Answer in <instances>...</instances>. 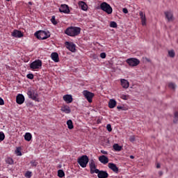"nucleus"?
<instances>
[{"label": "nucleus", "mask_w": 178, "mask_h": 178, "mask_svg": "<svg viewBox=\"0 0 178 178\" xmlns=\"http://www.w3.org/2000/svg\"><path fill=\"white\" fill-rule=\"evenodd\" d=\"M81 32V29L77 26H70L65 31V34L70 37H77Z\"/></svg>", "instance_id": "f257e3e1"}, {"label": "nucleus", "mask_w": 178, "mask_h": 178, "mask_svg": "<svg viewBox=\"0 0 178 178\" xmlns=\"http://www.w3.org/2000/svg\"><path fill=\"white\" fill-rule=\"evenodd\" d=\"M0 105H5V102L3 101V99L0 97Z\"/></svg>", "instance_id": "c03bdc74"}, {"label": "nucleus", "mask_w": 178, "mask_h": 178, "mask_svg": "<svg viewBox=\"0 0 178 178\" xmlns=\"http://www.w3.org/2000/svg\"><path fill=\"white\" fill-rule=\"evenodd\" d=\"M100 58H102V59H105V58H106V54L105 52L101 53Z\"/></svg>", "instance_id": "a19ab883"}, {"label": "nucleus", "mask_w": 178, "mask_h": 178, "mask_svg": "<svg viewBox=\"0 0 178 178\" xmlns=\"http://www.w3.org/2000/svg\"><path fill=\"white\" fill-rule=\"evenodd\" d=\"M106 129H107L108 131H109V132L112 131V126L111 125V124H108L106 125Z\"/></svg>", "instance_id": "ea45409f"}, {"label": "nucleus", "mask_w": 178, "mask_h": 178, "mask_svg": "<svg viewBox=\"0 0 178 178\" xmlns=\"http://www.w3.org/2000/svg\"><path fill=\"white\" fill-rule=\"evenodd\" d=\"M117 108H118V109H123L122 106H118Z\"/></svg>", "instance_id": "8fccbe9b"}, {"label": "nucleus", "mask_w": 178, "mask_h": 178, "mask_svg": "<svg viewBox=\"0 0 178 178\" xmlns=\"http://www.w3.org/2000/svg\"><path fill=\"white\" fill-rule=\"evenodd\" d=\"M168 55H169V56H170V58H175V51H173V50L169 51H168Z\"/></svg>", "instance_id": "f704fd0d"}, {"label": "nucleus", "mask_w": 178, "mask_h": 178, "mask_svg": "<svg viewBox=\"0 0 178 178\" xmlns=\"http://www.w3.org/2000/svg\"><path fill=\"white\" fill-rule=\"evenodd\" d=\"M16 102L19 105H22L24 102V96L22 94H19L16 97Z\"/></svg>", "instance_id": "f3484780"}, {"label": "nucleus", "mask_w": 178, "mask_h": 178, "mask_svg": "<svg viewBox=\"0 0 178 178\" xmlns=\"http://www.w3.org/2000/svg\"><path fill=\"white\" fill-rule=\"evenodd\" d=\"M108 166L111 170H113L114 173H119V168L116 166V164L113 163H108Z\"/></svg>", "instance_id": "2eb2a0df"}, {"label": "nucleus", "mask_w": 178, "mask_h": 178, "mask_svg": "<svg viewBox=\"0 0 178 178\" xmlns=\"http://www.w3.org/2000/svg\"><path fill=\"white\" fill-rule=\"evenodd\" d=\"M120 99H124V101H127V95H122L120 96Z\"/></svg>", "instance_id": "79ce46f5"}, {"label": "nucleus", "mask_w": 178, "mask_h": 178, "mask_svg": "<svg viewBox=\"0 0 178 178\" xmlns=\"http://www.w3.org/2000/svg\"><path fill=\"white\" fill-rule=\"evenodd\" d=\"M139 16L140 17L142 26H147V17H145V14H144L143 11H140Z\"/></svg>", "instance_id": "ddd939ff"}, {"label": "nucleus", "mask_w": 178, "mask_h": 178, "mask_svg": "<svg viewBox=\"0 0 178 178\" xmlns=\"http://www.w3.org/2000/svg\"><path fill=\"white\" fill-rule=\"evenodd\" d=\"M89 166L91 175L95 173V170H98V169H97V165H95V161H94V160H90L89 161Z\"/></svg>", "instance_id": "9b49d317"}, {"label": "nucleus", "mask_w": 178, "mask_h": 178, "mask_svg": "<svg viewBox=\"0 0 178 178\" xmlns=\"http://www.w3.org/2000/svg\"><path fill=\"white\" fill-rule=\"evenodd\" d=\"M113 148L114 151H116L117 152H119L121 149H122V147L119 145V144L115 143L113 145Z\"/></svg>", "instance_id": "393cba45"}, {"label": "nucleus", "mask_w": 178, "mask_h": 178, "mask_svg": "<svg viewBox=\"0 0 178 178\" xmlns=\"http://www.w3.org/2000/svg\"><path fill=\"white\" fill-rule=\"evenodd\" d=\"M120 83L122 88L127 89V88L130 86V83H129V81L126 79H120Z\"/></svg>", "instance_id": "aec40b11"}, {"label": "nucleus", "mask_w": 178, "mask_h": 178, "mask_svg": "<svg viewBox=\"0 0 178 178\" xmlns=\"http://www.w3.org/2000/svg\"><path fill=\"white\" fill-rule=\"evenodd\" d=\"M129 141H131V143H134V141H136V136H131L129 137Z\"/></svg>", "instance_id": "58836bf2"}, {"label": "nucleus", "mask_w": 178, "mask_h": 178, "mask_svg": "<svg viewBox=\"0 0 178 178\" xmlns=\"http://www.w3.org/2000/svg\"><path fill=\"white\" fill-rule=\"evenodd\" d=\"M156 168H157V169H159V168H161V164L160 163H157L156 164Z\"/></svg>", "instance_id": "de8ad7c7"}, {"label": "nucleus", "mask_w": 178, "mask_h": 178, "mask_svg": "<svg viewBox=\"0 0 178 178\" xmlns=\"http://www.w3.org/2000/svg\"><path fill=\"white\" fill-rule=\"evenodd\" d=\"M8 2H9L10 0H6Z\"/></svg>", "instance_id": "864d4df0"}, {"label": "nucleus", "mask_w": 178, "mask_h": 178, "mask_svg": "<svg viewBox=\"0 0 178 178\" xmlns=\"http://www.w3.org/2000/svg\"><path fill=\"white\" fill-rule=\"evenodd\" d=\"M89 159L87 155H83L79 157L77 160L79 165H80L81 168H87V165L88 163Z\"/></svg>", "instance_id": "7ed1b4c3"}, {"label": "nucleus", "mask_w": 178, "mask_h": 178, "mask_svg": "<svg viewBox=\"0 0 178 178\" xmlns=\"http://www.w3.org/2000/svg\"><path fill=\"white\" fill-rule=\"evenodd\" d=\"M59 12L60 13H65V15H69V13H70V9L69 8V6L66 4H61L59 8Z\"/></svg>", "instance_id": "6e6552de"}, {"label": "nucleus", "mask_w": 178, "mask_h": 178, "mask_svg": "<svg viewBox=\"0 0 178 178\" xmlns=\"http://www.w3.org/2000/svg\"><path fill=\"white\" fill-rule=\"evenodd\" d=\"M159 176H162V175H163V172L162 171H159Z\"/></svg>", "instance_id": "09e8293b"}, {"label": "nucleus", "mask_w": 178, "mask_h": 178, "mask_svg": "<svg viewBox=\"0 0 178 178\" xmlns=\"http://www.w3.org/2000/svg\"><path fill=\"white\" fill-rule=\"evenodd\" d=\"M26 77L27 79H29V80H33V79H34V75L33 74H28Z\"/></svg>", "instance_id": "4c0bfd02"}, {"label": "nucleus", "mask_w": 178, "mask_h": 178, "mask_svg": "<svg viewBox=\"0 0 178 178\" xmlns=\"http://www.w3.org/2000/svg\"><path fill=\"white\" fill-rule=\"evenodd\" d=\"M175 118H176L177 119H178V112H175Z\"/></svg>", "instance_id": "49530a36"}, {"label": "nucleus", "mask_w": 178, "mask_h": 178, "mask_svg": "<svg viewBox=\"0 0 178 178\" xmlns=\"http://www.w3.org/2000/svg\"><path fill=\"white\" fill-rule=\"evenodd\" d=\"M6 163H8V165H13V159L12 158H8L6 160Z\"/></svg>", "instance_id": "2f4dec72"}, {"label": "nucleus", "mask_w": 178, "mask_h": 178, "mask_svg": "<svg viewBox=\"0 0 178 178\" xmlns=\"http://www.w3.org/2000/svg\"><path fill=\"white\" fill-rule=\"evenodd\" d=\"M78 5L79 6V8H81V9L82 10H84L86 12V10H87L88 6H87V4L86 3V2L84 1H79Z\"/></svg>", "instance_id": "412c9836"}, {"label": "nucleus", "mask_w": 178, "mask_h": 178, "mask_svg": "<svg viewBox=\"0 0 178 178\" xmlns=\"http://www.w3.org/2000/svg\"><path fill=\"white\" fill-rule=\"evenodd\" d=\"M27 95H28L29 98H30L31 99H33V101H38L37 100V95L35 94L34 92H33L31 90H28Z\"/></svg>", "instance_id": "6ab92c4d"}, {"label": "nucleus", "mask_w": 178, "mask_h": 178, "mask_svg": "<svg viewBox=\"0 0 178 178\" xmlns=\"http://www.w3.org/2000/svg\"><path fill=\"white\" fill-rule=\"evenodd\" d=\"M95 173H97V177L99 178H108L109 176V174L104 170H95Z\"/></svg>", "instance_id": "9d476101"}, {"label": "nucleus", "mask_w": 178, "mask_h": 178, "mask_svg": "<svg viewBox=\"0 0 178 178\" xmlns=\"http://www.w3.org/2000/svg\"><path fill=\"white\" fill-rule=\"evenodd\" d=\"M63 98L67 104H72V102H73V97L72 95H65Z\"/></svg>", "instance_id": "dca6fc26"}, {"label": "nucleus", "mask_w": 178, "mask_h": 178, "mask_svg": "<svg viewBox=\"0 0 178 178\" xmlns=\"http://www.w3.org/2000/svg\"><path fill=\"white\" fill-rule=\"evenodd\" d=\"M41 67H42V61L40 59L34 60L30 64V68L32 70H37Z\"/></svg>", "instance_id": "39448f33"}, {"label": "nucleus", "mask_w": 178, "mask_h": 178, "mask_svg": "<svg viewBox=\"0 0 178 178\" xmlns=\"http://www.w3.org/2000/svg\"><path fill=\"white\" fill-rule=\"evenodd\" d=\"M67 125L68 129H70V130H72L74 127L73 126V121H72V120H68L67 121Z\"/></svg>", "instance_id": "bb28decb"}, {"label": "nucleus", "mask_w": 178, "mask_h": 178, "mask_svg": "<svg viewBox=\"0 0 178 178\" xmlns=\"http://www.w3.org/2000/svg\"><path fill=\"white\" fill-rule=\"evenodd\" d=\"M31 176H32V172H31V171H27V172L25 173V177L30 178V177H31Z\"/></svg>", "instance_id": "e433bc0d"}, {"label": "nucleus", "mask_w": 178, "mask_h": 178, "mask_svg": "<svg viewBox=\"0 0 178 178\" xmlns=\"http://www.w3.org/2000/svg\"><path fill=\"white\" fill-rule=\"evenodd\" d=\"M101 153L104 154V155H106L108 154V152H106L105 150H101Z\"/></svg>", "instance_id": "a18cd8bd"}, {"label": "nucleus", "mask_w": 178, "mask_h": 178, "mask_svg": "<svg viewBox=\"0 0 178 178\" xmlns=\"http://www.w3.org/2000/svg\"><path fill=\"white\" fill-rule=\"evenodd\" d=\"M110 27H113V29H116V27H118V24L115 22H111L110 23Z\"/></svg>", "instance_id": "473e14b6"}, {"label": "nucleus", "mask_w": 178, "mask_h": 178, "mask_svg": "<svg viewBox=\"0 0 178 178\" xmlns=\"http://www.w3.org/2000/svg\"><path fill=\"white\" fill-rule=\"evenodd\" d=\"M62 112H64V113H70L72 112V110H70V107L69 106H64L61 108Z\"/></svg>", "instance_id": "b1692460"}, {"label": "nucleus", "mask_w": 178, "mask_h": 178, "mask_svg": "<svg viewBox=\"0 0 178 178\" xmlns=\"http://www.w3.org/2000/svg\"><path fill=\"white\" fill-rule=\"evenodd\" d=\"M3 140H5V134L0 131V141H3Z\"/></svg>", "instance_id": "c9c22d12"}, {"label": "nucleus", "mask_w": 178, "mask_h": 178, "mask_svg": "<svg viewBox=\"0 0 178 178\" xmlns=\"http://www.w3.org/2000/svg\"><path fill=\"white\" fill-rule=\"evenodd\" d=\"M122 12H123V13H125V14L129 13V10H128L127 8H124L122 9Z\"/></svg>", "instance_id": "37998d69"}, {"label": "nucleus", "mask_w": 178, "mask_h": 178, "mask_svg": "<svg viewBox=\"0 0 178 178\" xmlns=\"http://www.w3.org/2000/svg\"><path fill=\"white\" fill-rule=\"evenodd\" d=\"M65 45L71 52H76V44L72 42H65Z\"/></svg>", "instance_id": "1a4fd4ad"}, {"label": "nucleus", "mask_w": 178, "mask_h": 178, "mask_svg": "<svg viewBox=\"0 0 178 178\" xmlns=\"http://www.w3.org/2000/svg\"><path fill=\"white\" fill-rule=\"evenodd\" d=\"M164 15L168 22H173L175 18L173 17V13L172 11H165Z\"/></svg>", "instance_id": "f8f14e48"}, {"label": "nucleus", "mask_w": 178, "mask_h": 178, "mask_svg": "<svg viewBox=\"0 0 178 178\" xmlns=\"http://www.w3.org/2000/svg\"><path fill=\"white\" fill-rule=\"evenodd\" d=\"M115 106H116V100L112 99H110L109 102H108V107L111 108V109H113V108H115Z\"/></svg>", "instance_id": "5701e85b"}, {"label": "nucleus", "mask_w": 178, "mask_h": 178, "mask_svg": "<svg viewBox=\"0 0 178 178\" xmlns=\"http://www.w3.org/2000/svg\"><path fill=\"white\" fill-rule=\"evenodd\" d=\"M28 3L29 5H33V3L31 1H29Z\"/></svg>", "instance_id": "603ef678"}, {"label": "nucleus", "mask_w": 178, "mask_h": 178, "mask_svg": "<svg viewBox=\"0 0 178 178\" xmlns=\"http://www.w3.org/2000/svg\"><path fill=\"white\" fill-rule=\"evenodd\" d=\"M31 138H33V136H31V134L27 132L24 135V139L26 141H31Z\"/></svg>", "instance_id": "a878e982"}, {"label": "nucleus", "mask_w": 178, "mask_h": 178, "mask_svg": "<svg viewBox=\"0 0 178 178\" xmlns=\"http://www.w3.org/2000/svg\"><path fill=\"white\" fill-rule=\"evenodd\" d=\"M100 8L104 12H106L107 15H111L112 12H113V10L112 9V7H111V5H109L106 2H103L100 5Z\"/></svg>", "instance_id": "20e7f679"}, {"label": "nucleus", "mask_w": 178, "mask_h": 178, "mask_svg": "<svg viewBox=\"0 0 178 178\" xmlns=\"http://www.w3.org/2000/svg\"><path fill=\"white\" fill-rule=\"evenodd\" d=\"M99 161L101 163H103V165H106V163L109 162V159L106 157V156L102 155L99 157Z\"/></svg>", "instance_id": "a211bd4d"}, {"label": "nucleus", "mask_w": 178, "mask_h": 178, "mask_svg": "<svg viewBox=\"0 0 178 178\" xmlns=\"http://www.w3.org/2000/svg\"><path fill=\"white\" fill-rule=\"evenodd\" d=\"M127 64L133 67L138 66L140 65V60L134 58H128L126 60Z\"/></svg>", "instance_id": "0eeeda50"}, {"label": "nucleus", "mask_w": 178, "mask_h": 178, "mask_svg": "<svg viewBox=\"0 0 178 178\" xmlns=\"http://www.w3.org/2000/svg\"><path fill=\"white\" fill-rule=\"evenodd\" d=\"M15 154L17 156H22V152L20 150V148H17V149L15 150Z\"/></svg>", "instance_id": "7c9ffc66"}, {"label": "nucleus", "mask_w": 178, "mask_h": 178, "mask_svg": "<svg viewBox=\"0 0 178 178\" xmlns=\"http://www.w3.org/2000/svg\"><path fill=\"white\" fill-rule=\"evenodd\" d=\"M51 58L54 62H59V55L56 52H53L51 54Z\"/></svg>", "instance_id": "4be33fe9"}, {"label": "nucleus", "mask_w": 178, "mask_h": 178, "mask_svg": "<svg viewBox=\"0 0 178 178\" xmlns=\"http://www.w3.org/2000/svg\"><path fill=\"white\" fill-rule=\"evenodd\" d=\"M30 163L32 168H37V165H38V162H37L35 160L31 161Z\"/></svg>", "instance_id": "cd10ccee"}, {"label": "nucleus", "mask_w": 178, "mask_h": 178, "mask_svg": "<svg viewBox=\"0 0 178 178\" xmlns=\"http://www.w3.org/2000/svg\"><path fill=\"white\" fill-rule=\"evenodd\" d=\"M130 158H131V159H134V156L131 155V156H130Z\"/></svg>", "instance_id": "3c124183"}, {"label": "nucleus", "mask_w": 178, "mask_h": 178, "mask_svg": "<svg viewBox=\"0 0 178 178\" xmlns=\"http://www.w3.org/2000/svg\"><path fill=\"white\" fill-rule=\"evenodd\" d=\"M58 177H64L65 172H63V170H59L58 171Z\"/></svg>", "instance_id": "c85d7f7f"}, {"label": "nucleus", "mask_w": 178, "mask_h": 178, "mask_svg": "<svg viewBox=\"0 0 178 178\" xmlns=\"http://www.w3.org/2000/svg\"><path fill=\"white\" fill-rule=\"evenodd\" d=\"M168 87L169 88H172V90H175V88H176V84L170 82L168 83Z\"/></svg>", "instance_id": "72a5a7b5"}, {"label": "nucleus", "mask_w": 178, "mask_h": 178, "mask_svg": "<svg viewBox=\"0 0 178 178\" xmlns=\"http://www.w3.org/2000/svg\"><path fill=\"white\" fill-rule=\"evenodd\" d=\"M35 36L38 38V40H47L51 37V34L48 31H39L35 33Z\"/></svg>", "instance_id": "f03ea898"}, {"label": "nucleus", "mask_w": 178, "mask_h": 178, "mask_svg": "<svg viewBox=\"0 0 178 178\" xmlns=\"http://www.w3.org/2000/svg\"><path fill=\"white\" fill-rule=\"evenodd\" d=\"M51 22L52 23V24H54V26H56V24H58V22H56V19H55V16L53 15L51 18Z\"/></svg>", "instance_id": "c756f323"}, {"label": "nucleus", "mask_w": 178, "mask_h": 178, "mask_svg": "<svg viewBox=\"0 0 178 178\" xmlns=\"http://www.w3.org/2000/svg\"><path fill=\"white\" fill-rule=\"evenodd\" d=\"M82 94L83 95V97L86 98V99H87L88 102H89L90 104H91V102H92V98H94L95 97V94L88 91V90H83L82 92Z\"/></svg>", "instance_id": "423d86ee"}, {"label": "nucleus", "mask_w": 178, "mask_h": 178, "mask_svg": "<svg viewBox=\"0 0 178 178\" xmlns=\"http://www.w3.org/2000/svg\"><path fill=\"white\" fill-rule=\"evenodd\" d=\"M11 35L15 38H22V37H23V33L19 30L15 29L11 33Z\"/></svg>", "instance_id": "4468645a"}]
</instances>
